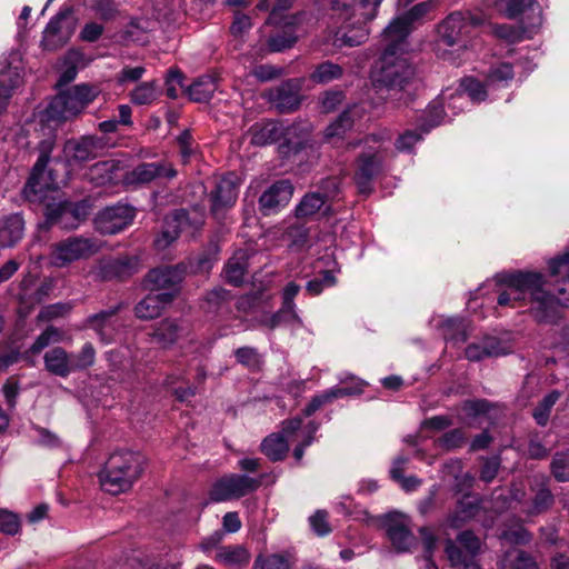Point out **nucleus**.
Returning a JSON list of instances; mask_svg holds the SVG:
<instances>
[{
    "label": "nucleus",
    "instance_id": "4468645a",
    "mask_svg": "<svg viewBox=\"0 0 569 569\" xmlns=\"http://www.w3.org/2000/svg\"><path fill=\"white\" fill-rule=\"evenodd\" d=\"M136 211L133 207L117 203L104 208L97 214L94 218V228L102 234H114L130 226Z\"/></svg>",
    "mask_w": 569,
    "mask_h": 569
},
{
    "label": "nucleus",
    "instance_id": "a19ab883",
    "mask_svg": "<svg viewBox=\"0 0 569 569\" xmlns=\"http://www.w3.org/2000/svg\"><path fill=\"white\" fill-rule=\"evenodd\" d=\"M216 89L214 79L210 76H203L188 87V94L196 102H206L212 97Z\"/></svg>",
    "mask_w": 569,
    "mask_h": 569
},
{
    "label": "nucleus",
    "instance_id": "e433bc0d",
    "mask_svg": "<svg viewBox=\"0 0 569 569\" xmlns=\"http://www.w3.org/2000/svg\"><path fill=\"white\" fill-rule=\"evenodd\" d=\"M387 535L392 543L399 552H405L410 550V548L415 543V537L408 527L402 522H392L388 526Z\"/></svg>",
    "mask_w": 569,
    "mask_h": 569
},
{
    "label": "nucleus",
    "instance_id": "393cba45",
    "mask_svg": "<svg viewBox=\"0 0 569 569\" xmlns=\"http://www.w3.org/2000/svg\"><path fill=\"white\" fill-rule=\"evenodd\" d=\"M122 164L118 160H106L93 164L88 171V178L94 186L117 183L122 174Z\"/></svg>",
    "mask_w": 569,
    "mask_h": 569
},
{
    "label": "nucleus",
    "instance_id": "f8f14e48",
    "mask_svg": "<svg viewBox=\"0 0 569 569\" xmlns=\"http://www.w3.org/2000/svg\"><path fill=\"white\" fill-rule=\"evenodd\" d=\"M302 419L296 417L282 421L281 430L264 438L260 450L272 461L282 460L289 451V442L295 440L296 433L301 429Z\"/></svg>",
    "mask_w": 569,
    "mask_h": 569
},
{
    "label": "nucleus",
    "instance_id": "f257e3e1",
    "mask_svg": "<svg viewBox=\"0 0 569 569\" xmlns=\"http://www.w3.org/2000/svg\"><path fill=\"white\" fill-rule=\"evenodd\" d=\"M548 264L551 276L561 277L557 283L558 298L546 290L541 273L518 271L501 277L505 289L498 296V305L528 307V311L538 322H556L560 317L561 306L569 307V249L551 259Z\"/></svg>",
    "mask_w": 569,
    "mask_h": 569
},
{
    "label": "nucleus",
    "instance_id": "f03ea898",
    "mask_svg": "<svg viewBox=\"0 0 569 569\" xmlns=\"http://www.w3.org/2000/svg\"><path fill=\"white\" fill-rule=\"evenodd\" d=\"M381 42L383 52L371 72V80L378 91L398 92L415 74L413 68L402 57L408 48L406 29L401 26L397 29V23L387 26Z\"/></svg>",
    "mask_w": 569,
    "mask_h": 569
},
{
    "label": "nucleus",
    "instance_id": "c756f323",
    "mask_svg": "<svg viewBox=\"0 0 569 569\" xmlns=\"http://www.w3.org/2000/svg\"><path fill=\"white\" fill-rule=\"evenodd\" d=\"M46 369L59 377H67L72 369V358L63 348L54 347L43 357Z\"/></svg>",
    "mask_w": 569,
    "mask_h": 569
},
{
    "label": "nucleus",
    "instance_id": "37998d69",
    "mask_svg": "<svg viewBox=\"0 0 569 569\" xmlns=\"http://www.w3.org/2000/svg\"><path fill=\"white\" fill-rule=\"evenodd\" d=\"M513 78L512 66L508 62H499L490 67L486 80L489 88H502L508 86Z\"/></svg>",
    "mask_w": 569,
    "mask_h": 569
},
{
    "label": "nucleus",
    "instance_id": "39448f33",
    "mask_svg": "<svg viewBox=\"0 0 569 569\" xmlns=\"http://www.w3.org/2000/svg\"><path fill=\"white\" fill-rule=\"evenodd\" d=\"M382 0H359L357 3L349 4L347 0H331L333 10L341 11L346 28L351 27L342 33L341 41L349 47L359 46L366 41L369 31L365 28L368 21L375 19L377 9Z\"/></svg>",
    "mask_w": 569,
    "mask_h": 569
},
{
    "label": "nucleus",
    "instance_id": "7ed1b4c3",
    "mask_svg": "<svg viewBox=\"0 0 569 569\" xmlns=\"http://www.w3.org/2000/svg\"><path fill=\"white\" fill-rule=\"evenodd\" d=\"M143 463V457L138 452H112L99 475L102 489L111 495L128 491L141 476Z\"/></svg>",
    "mask_w": 569,
    "mask_h": 569
},
{
    "label": "nucleus",
    "instance_id": "a878e982",
    "mask_svg": "<svg viewBox=\"0 0 569 569\" xmlns=\"http://www.w3.org/2000/svg\"><path fill=\"white\" fill-rule=\"evenodd\" d=\"M238 197V186L233 174L223 177L216 186L211 196L212 212L217 213L219 210L234 204Z\"/></svg>",
    "mask_w": 569,
    "mask_h": 569
},
{
    "label": "nucleus",
    "instance_id": "052dcab7",
    "mask_svg": "<svg viewBox=\"0 0 569 569\" xmlns=\"http://www.w3.org/2000/svg\"><path fill=\"white\" fill-rule=\"evenodd\" d=\"M507 559L511 569H537L536 560L526 551L516 550L510 552Z\"/></svg>",
    "mask_w": 569,
    "mask_h": 569
},
{
    "label": "nucleus",
    "instance_id": "338daca9",
    "mask_svg": "<svg viewBox=\"0 0 569 569\" xmlns=\"http://www.w3.org/2000/svg\"><path fill=\"white\" fill-rule=\"evenodd\" d=\"M421 139L422 134L417 130H407L396 140L395 147L400 152H410Z\"/></svg>",
    "mask_w": 569,
    "mask_h": 569
},
{
    "label": "nucleus",
    "instance_id": "8fccbe9b",
    "mask_svg": "<svg viewBox=\"0 0 569 569\" xmlns=\"http://www.w3.org/2000/svg\"><path fill=\"white\" fill-rule=\"evenodd\" d=\"M353 120L350 117V110L343 111L327 129L325 137L327 140L341 138L347 130L352 127Z\"/></svg>",
    "mask_w": 569,
    "mask_h": 569
},
{
    "label": "nucleus",
    "instance_id": "412c9836",
    "mask_svg": "<svg viewBox=\"0 0 569 569\" xmlns=\"http://www.w3.org/2000/svg\"><path fill=\"white\" fill-rule=\"evenodd\" d=\"M351 380L352 386H337L326 390L321 395L313 397L303 409V415L306 417H310L323 405L329 403L335 399L361 393L366 385L365 381L355 378H351Z\"/></svg>",
    "mask_w": 569,
    "mask_h": 569
},
{
    "label": "nucleus",
    "instance_id": "aec40b11",
    "mask_svg": "<svg viewBox=\"0 0 569 569\" xmlns=\"http://www.w3.org/2000/svg\"><path fill=\"white\" fill-rule=\"evenodd\" d=\"M293 194V186L289 180H280L270 186L259 198L260 209L270 214L287 206Z\"/></svg>",
    "mask_w": 569,
    "mask_h": 569
},
{
    "label": "nucleus",
    "instance_id": "864d4df0",
    "mask_svg": "<svg viewBox=\"0 0 569 569\" xmlns=\"http://www.w3.org/2000/svg\"><path fill=\"white\" fill-rule=\"evenodd\" d=\"M300 291V286L296 282H289L282 291V307L284 310H289L291 312V318L296 319L297 326H302V320L297 313L295 298Z\"/></svg>",
    "mask_w": 569,
    "mask_h": 569
},
{
    "label": "nucleus",
    "instance_id": "3c124183",
    "mask_svg": "<svg viewBox=\"0 0 569 569\" xmlns=\"http://www.w3.org/2000/svg\"><path fill=\"white\" fill-rule=\"evenodd\" d=\"M19 84V76L13 74L11 70L0 73V111H2L7 101L11 97L12 90Z\"/></svg>",
    "mask_w": 569,
    "mask_h": 569
},
{
    "label": "nucleus",
    "instance_id": "cd10ccee",
    "mask_svg": "<svg viewBox=\"0 0 569 569\" xmlns=\"http://www.w3.org/2000/svg\"><path fill=\"white\" fill-rule=\"evenodd\" d=\"M188 332L189 328L184 322L164 319L156 327L152 337L158 343L169 347L186 337Z\"/></svg>",
    "mask_w": 569,
    "mask_h": 569
},
{
    "label": "nucleus",
    "instance_id": "2eb2a0df",
    "mask_svg": "<svg viewBox=\"0 0 569 569\" xmlns=\"http://www.w3.org/2000/svg\"><path fill=\"white\" fill-rule=\"evenodd\" d=\"M138 270L139 259L137 257L121 256L101 259L93 273L97 279L109 281L113 279H126Z\"/></svg>",
    "mask_w": 569,
    "mask_h": 569
},
{
    "label": "nucleus",
    "instance_id": "4be33fe9",
    "mask_svg": "<svg viewBox=\"0 0 569 569\" xmlns=\"http://www.w3.org/2000/svg\"><path fill=\"white\" fill-rule=\"evenodd\" d=\"M177 176V170L170 162L159 161L141 163L132 169L128 174L129 183H148L157 178L172 179Z\"/></svg>",
    "mask_w": 569,
    "mask_h": 569
},
{
    "label": "nucleus",
    "instance_id": "a18cd8bd",
    "mask_svg": "<svg viewBox=\"0 0 569 569\" xmlns=\"http://www.w3.org/2000/svg\"><path fill=\"white\" fill-rule=\"evenodd\" d=\"M326 203L320 192L307 193L296 207L297 218H307L317 213Z\"/></svg>",
    "mask_w": 569,
    "mask_h": 569
},
{
    "label": "nucleus",
    "instance_id": "1a4fd4ad",
    "mask_svg": "<svg viewBox=\"0 0 569 569\" xmlns=\"http://www.w3.org/2000/svg\"><path fill=\"white\" fill-rule=\"evenodd\" d=\"M262 478H253L247 475L229 473L219 478L210 490L212 501L222 502L239 499L261 486Z\"/></svg>",
    "mask_w": 569,
    "mask_h": 569
},
{
    "label": "nucleus",
    "instance_id": "6ab92c4d",
    "mask_svg": "<svg viewBox=\"0 0 569 569\" xmlns=\"http://www.w3.org/2000/svg\"><path fill=\"white\" fill-rule=\"evenodd\" d=\"M73 33V24L69 11H60L48 22L43 36L42 46L48 50H54L63 46Z\"/></svg>",
    "mask_w": 569,
    "mask_h": 569
},
{
    "label": "nucleus",
    "instance_id": "bb28decb",
    "mask_svg": "<svg viewBox=\"0 0 569 569\" xmlns=\"http://www.w3.org/2000/svg\"><path fill=\"white\" fill-rule=\"evenodd\" d=\"M172 300L171 292L149 293L134 307L136 316L142 320L154 319L160 316L162 309Z\"/></svg>",
    "mask_w": 569,
    "mask_h": 569
},
{
    "label": "nucleus",
    "instance_id": "72a5a7b5",
    "mask_svg": "<svg viewBox=\"0 0 569 569\" xmlns=\"http://www.w3.org/2000/svg\"><path fill=\"white\" fill-rule=\"evenodd\" d=\"M488 8L495 9L509 19H516L535 6L533 0H485Z\"/></svg>",
    "mask_w": 569,
    "mask_h": 569
},
{
    "label": "nucleus",
    "instance_id": "58836bf2",
    "mask_svg": "<svg viewBox=\"0 0 569 569\" xmlns=\"http://www.w3.org/2000/svg\"><path fill=\"white\" fill-rule=\"evenodd\" d=\"M435 3L432 1H423L413 6L409 11H407L403 16L395 18L388 26H392L397 23V29L403 27L406 29V39L408 38L411 31V24L426 16L432 8Z\"/></svg>",
    "mask_w": 569,
    "mask_h": 569
},
{
    "label": "nucleus",
    "instance_id": "13d9d810",
    "mask_svg": "<svg viewBox=\"0 0 569 569\" xmlns=\"http://www.w3.org/2000/svg\"><path fill=\"white\" fill-rule=\"evenodd\" d=\"M21 522L17 513L7 509H0V531L8 536H14L20 531Z\"/></svg>",
    "mask_w": 569,
    "mask_h": 569
},
{
    "label": "nucleus",
    "instance_id": "a211bd4d",
    "mask_svg": "<svg viewBox=\"0 0 569 569\" xmlns=\"http://www.w3.org/2000/svg\"><path fill=\"white\" fill-rule=\"evenodd\" d=\"M482 21L470 14L465 16L461 12L449 14L439 26V34L447 46H453L460 41L462 36L468 34L475 26L481 24Z\"/></svg>",
    "mask_w": 569,
    "mask_h": 569
},
{
    "label": "nucleus",
    "instance_id": "6e6d98bb",
    "mask_svg": "<svg viewBox=\"0 0 569 569\" xmlns=\"http://www.w3.org/2000/svg\"><path fill=\"white\" fill-rule=\"evenodd\" d=\"M560 397V393L558 391H552L549 395H547L540 405L535 409L533 417L538 425L545 426L549 418L550 409L555 406V403L558 401Z\"/></svg>",
    "mask_w": 569,
    "mask_h": 569
},
{
    "label": "nucleus",
    "instance_id": "49530a36",
    "mask_svg": "<svg viewBox=\"0 0 569 569\" xmlns=\"http://www.w3.org/2000/svg\"><path fill=\"white\" fill-rule=\"evenodd\" d=\"M252 569H292V561L286 553L258 556Z\"/></svg>",
    "mask_w": 569,
    "mask_h": 569
},
{
    "label": "nucleus",
    "instance_id": "2f4dec72",
    "mask_svg": "<svg viewBox=\"0 0 569 569\" xmlns=\"http://www.w3.org/2000/svg\"><path fill=\"white\" fill-rule=\"evenodd\" d=\"M114 310L101 311L88 318L89 326L97 332L103 343L114 340L117 326L112 321Z\"/></svg>",
    "mask_w": 569,
    "mask_h": 569
},
{
    "label": "nucleus",
    "instance_id": "5fc2aeb1",
    "mask_svg": "<svg viewBox=\"0 0 569 569\" xmlns=\"http://www.w3.org/2000/svg\"><path fill=\"white\" fill-rule=\"evenodd\" d=\"M73 371L91 367L96 360V350L92 343L87 342L77 355H71Z\"/></svg>",
    "mask_w": 569,
    "mask_h": 569
},
{
    "label": "nucleus",
    "instance_id": "dca6fc26",
    "mask_svg": "<svg viewBox=\"0 0 569 569\" xmlns=\"http://www.w3.org/2000/svg\"><path fill=\"white\" fill-rule=\"evenodd\" d=\"M302 79H289L267 93L269 102L281 113L295 111L301 102Z\"/></svg>",
    "mask_w": 569,
    "mask_h": 569
},
{
    "label": "nucleus",
    "instance_id": "603ef678",
    "mask_svg": "<svg viewBox=\"0 0 569 569\" xmlns=\"http://www.w3.org/2000/svg\"><path fill=\"white\" fill-rule=\"evenodd\" d=\"M147 31L148 21L142 18H137L131 20L127 26L123 37L126 40L132 42L144 43L147 42Z\"/></svg>",
    "mask_w": 569,
    "mask_h": 569
},
{
    "label": "nucleus",
    "instance_id": "5701e85b",
    "mask_svg": "<svg viewBox=\"0 0 569 569\" xmlns=\"http://www.w3.org/2000/svg\"><path fill=\"white\" fill-rule=\"evenodd\" d=\"M488 89L490 88L487 82L482 83L472 77L465 78L460 83V90L450 96L447 107L453 112H456V109H462L466 103L465 94L473 102H481L488 97Z\"/></svg>",
    "mask_w": 569,
    "mask_h": 569
},
{
    "label": "nucleus",
    "instance_id": "473e14b6",
    "mask_svg": "<svg viewBox=\"0 0 569 569\" xmlns=\"http://www.w3.org/2000/svg\"><path fill=\"white\" fill-rule=\"evenodd\" d=\"M299 19V16H291L284 18V29L281 32L271 36L268 40L269 49L272 52L283 51L288 48H291L295 44V42L297 41V34L295 32L293 26L298 22Z\"/></svg>",
    "mask_w": 569,
    "mask_h": 569
},
{
    "label": "nucleus",
    "instance_id": "6e6552de",
    "mask_svg": "<svg viewBox=\"0 0 569 569\" xmlns=\"http://www.w3.org/2000/svg\"><path fill=\"white\" fill-rule=\"evenodd\" d=\"M54 143L56 139L53 136L40 141L38 146V160L34 163L24 187V194L27 198L34 197L41 199L47 190L54 189L57 187L56 183L49 179L48 174H46V168L50 161V154L53 151Z\"/></svg>",
    "mask_w": 569,
    "mask_h": 569
},
{
    "label": "nucleus",
    "instance_id": "0eeeda50",
    "mask_svg": "<svg viewBox=\"0 0 569 569\" xmlns=\"http://www.w3.org/2000/svg\"><path fill=\"white\" fill-rule=\"evenodd\" d=\"M204 222V209L194 206L190 209H179L168 214L160 236L154 240L159 250L170 246L180 233L194 236Z\"/></svg>",
    "mask_w": 569,
    "mask_h": 569
},
{
    "label": "nucleus",
    "instance_id": "7c9ffc66",
    "mask_svg": "<svg viewBox=\"0 0 569 569\" xmlns=\"http://www.w3.org/2000/svg\"><path fill=\"white\" fill-rule=\"evenodd\" d=\"M439 327L448 346H460L468 338V325L460 318L443 319Z\"/></svg>",
    "mask_w": 569,
    "mask_h": 569
},
{
    "label": "nucleus",
    "instance_id": "774afa93",
    "mask_svg": "<svg viewBox=\"0 0 569 569\" xmlns=\"http://www.w3.org/2000/svg\"><path fill=\"white\" fill-rule=\"evenodd\" d=\"M553 502V496L548 488H541L536 492L532 507L529 509V513H540L547 510Z\"/></svg>",
    "mask_w": 569,
    "mask_h": 569
},
{
    "label": "nucleus",
    "instance_id": "680f3d73",
    "mask_svg": "<svg viewBox=\"0 0 569 569\" xmlns=\"http://www.w3.org/2000/svg\"><path fill=\"white\" fill-rule=\"evenodd\" d=\"M251 73L257 80H259L261 82H267V81H271V80L278 79L281 76H283L284 69L282 67H277V66L267 63V64L256 66L252 69Z\"/></svg>",
    "mask_w": 569,
    "mask_h": 569
},
{
    "label": "nucleus",
    "instance_id": "ea45409f",
    "mask_svg": "<svg viewBox=\"0 0 569 569\" xmlns=\"http://www.w3.org/2000/svg\"><path fill=\"white\" fill-rule=\"evenodd\" d=\"M247 269V254L244 251H238L231 257L224 268L226 278L229 283L239 286L242 283Z\"/></svg>",
    "mask_w": 569,
    "mask_h": 569
},
{
    "label": "nucleus",
    "instance_id": "b1692460",
    "mask_svg": "<svg viewBox=\"0 0 569 569\" xmlns=\"http://www.w3.org/2000/svg\"><path fill=\"white\" fill-rule=\"evenodd\" d=\"M509 347L496 337H486L480 342L470 343L465 350V357L470 361H479L487 357L507 355Z\"/></svg>",
    "mask_w": 569,
    "mask_h": 569
},
{
    "label": "nucleus",
    "instance_id": "bf43d9fd",
    "mask_svg": "<svg viewBox=\"0 0 569 569\" xmlns=\"http://www.w3.org/2000/svg\"><path fill=\"white\" fill-rule=\"evenodd\" d=\"M551 470L558 481H569V450L555 456Z\"/></svg>",
    "mask_w": 569,
    "mask_h": 569
},
{
    "label": "nucleus",
    "instance_id": "79ce46f5",
    "mask_svg": "<svg viewBox=\"0 0 569 569\" xmlns=\"http://www.w3.org/2000/svg\"><path fill=\"white\" fill-rule=\"evenodd\" d=\"M477 501L466 496L461 500H459L455 512L449 517V525L453 528L460 527L463 522L471 519L478 511Z\"/></svg>",
    "mask_w": 569,
    "mask_h": 569
},
{
    "label": "nucleus",
    "instance_id": "de8ad7c7",
    "mask_svg": "<svg viewBox=\"0 0 569 569\" xmlns=\"http://www.w3.org/2000/svg\"><path fill=\"white\" fill-rule=\"evenodd\" d=\"M343 71L339 64L326 61L317 66L311 74V80L317 83H328L341 78Z\"/></svg>",
    "mask_w": 569,
    "mask_h": 569
},
{
    "label": "nucleus",
    "instance_id": "c85d7f7f",
    "mask_svg": "<svg viewBox=\"0 0 569 569\" xmlns=\"http://www.w3.org/2000/svg\"><path fill=\"white\" fill-rule=\"evenodd\" d=\"M250 558L248 549L240 545L219 547L214 556L217 562L232 569L246 567Z\"/></svg>",
    "mask_w": 569,
    "mask_h": 569
},
{
    "label": "nucleus",
    "instance_id": "423d86ee",
    "mask_svg": "<svg viewBox=\"0 0 569 569\" xmlns=\"http://www.w3.org/2000/svg\"><path fill=\"white\" fill-rule=\"evenodd\" d=\"M101 93L98 86L89 83L76 84L60 91L47 108L51 120L62 121L81 113Z\"/></svg>",
    "mask_w": 569,
    "mask_h": 569
},
{
    "label": "nucleus",
    "instance_id": "e2e57ef3",
    "mask_svg": "<svg viewBox=\"0 0 569 569\" xmlns=\"http://www.w3.org/2000/svg\"><path fill=\"white\" fill-rule=\"evenodd\" d=\"M283 323L297 325V321L291 318V312L289 310H284V307L282 306L277 312L267 315L261 319V325L269 329H274Z\"/></svg>",
    "mask_w": 569,
    "mask_h": 569
},
{
    "label": "nucleus",
    "instance_id": "c9c22d12",
    "mask_svg": "<svg viewBox=\"0 0 569 569\" xmlns=\"http://www.w3.org/2000/svg\"><path fill=\"white\" fill-rule=\"evenodd\" d=\"M161 94L157 81H144L137 84L129 93L130 101L134 106H148L153 103Z\"/></svg>",
    "mask_w": 569,
    "mask_h": 569
},
{
    "label": "nucleus",
    "instance_id": "4d7b16f0",
    "mask_svg": "<svg viewBox=\"0 0 569 569\" xmlns=\"http://www.w3.org/2000/svg\"><path fill=\"white\" fill-rule=\"evenodd\" d=\"M462 412L465 417L470 419L490 418V403L487 400H468L462 405Z\"/></svg>",
    "mask_w": 569,
    "mask_h": 569
},
{
    "label": "nucleus",
    "instance_id": "ddd939ff",
    "mask_svg": "<svg viewBox=\"0 0 569 569\" xmlns=\"http://www.w3.org/2000/svg\"><path fill=\"white\" fill-rule=\"evenodd\" d=\"M91 210L88 201H79L77 203L60 202L50 204L46 210V222L48 224H60L66 229L78 227L81 220H84Z\"/></svg>",
    "mask_w": 569,
    "mask_h": 569
},
{
    "label": "nucleus",
    "instance_id": "c03bdc74",
    "mask_svg": "<svg viewBox=\"0 0 569 569\" xmlns=\"http://www.w3.org/2000/svg\"><path fill=\"white\" fill-rule=\"evenodd\" d=\"M446 555L452 567H461L462 569H480L469 556L466 555L465 549L452 540H447Z\"/></svg>",
    "mask_w": 569,
    "mask_h": 569
},
{
    "label": "nucleus",
    "instance_id": "69168bd1",
    "mask_svg": "<svg viewBox=\"0 0 569 569\" xmlns=\"http://www.w3.org/2000/svg\"><path fill=\"white\" fill-rule=\"evenodd\" d=\"M32 432L33 440L40 446L47 448H56L60 446V439L58 436L46 428L34 426L32 427Z\"/></svg>",
    "mask_w": 569,
    "mask_h": 569
},
{
    "label": "nucleus",
    "instance_id": "09e8293b",
    "mask_svg": "<svg viewBox=\"0 0 569 569\" xmlns=\"http://www.w3.org/2000/svg\"><path fill=\"white\" fill-rule=\"evenodd\" d=\"M60 341H62L61 330L50 326L38 336L36 341L30 347L29 352H31L32 355H38L44 348L49 347L52 343H58Z\"/></svg>",
    "mask_w": 569,
    "mask_h": 569
},
{
    "label": "nucleus",
    "instance_id": "f3484780",
    "mask_svg": "<svg viewBox=\"0 0 569 569\" xmlns=\"http://www.w3.org/2000/svg\"><path fill=\"white\" fill-rule=\"evenodd\" d=\"M184 274L186 267L183 264L154 268L148 272L143 283L151 291L168 290L167 292L173 295Z\"/></svg>",
    "mask_w": 569,
    "mask_h": 569
},
{
    "label": "nucleus",
    "instance_id": "9d476101",
    "mask_svg": "<svg viewBox=\"0 0 569 569\" xmlns=\"http://www.w3.org/2000/svg\"><path fill=\"white\" fill-rule=\"evenodd\" d=\"M99 249L100 244L93 238L70 237L53 246L51 263L56 267H64L76 260L93 256Z\"/></svg>",
    "mask_w": 569,
    "mask_h": 569
},
{
    "label": "nucleus",
    "instance_id": "0e129e2a",
    "mask_svg": "<svg viewBox=\"0 0 569 569\" xmlns=\"http://www.w3.org/2000/svg\"><path fill=\"white\" fill-rule=\"evenodd\" d=\"M237 361L248 368H258L261 359L257 349L252 347H241L234 351Z\"/></svg>",
    "mask_w": 569,
    "mask_h": 569
},
{
    "label": "nucleus",
    "instance_id": "20e7f679",
    "mask_svg": "<svg viewBox=\"0 0 569 569\" xmlns=\"http://www.w3.org/2000/svg\"><path fill=\"white\" fill-rule=\"evenodd\" d=\"M391 140L388 129L368 136L365 140V149L358 157L353 180L359 193L369 196L373 190L375 178L383 170L386 158L385 142Z\"/></svg>",
    "mask_w": 569,
    "mask_h": 569
},
{
    "label": "nucleus",
    "instance_id": "f704fd0d",
    "mask_svg": "<svg viewBox=\"0 0 569 569\" xmlns=\"http://www.w3.org/2000/svg\"><path fill=\"white\" fill-rule=\"evenodd\" d=\"M24 221L18 213L11 214L3 221L0 228V244L2 247H11L17 243L23 236Z\"/></svg>",
    "mask_w": 569,
    "mask_h": 569
},
{
    "label": "nucleus",
    "instance_id": "9b49d317",
    "mask_svg": "<svg viewBox=\"0 0 569 569\" xmlns=\"http://www.w3.org/2000/svg\"><path fill=\"white\" fill-rule=\"evenodd\" d=\"M104 148V139L97 136L69 139L63 146V158L69 168L80 167L99 157Z\"/></svg>",
    "mask_w": 569,
    "mask_h": 569
},
{
    "label": "nucleus",
    "instance_id": "4c0bfd02",
    "mask_svg": "<svg viewBox=\"0 0 569 569\" xmlns=\"http://www.w3.org/2000/svg\"><path fill=\"white\" fill-rule=\"evenodd\" d=\"M442 473L443 477L451 478L455 481V487L458 491L469 488L473 480L469 472H463L460 459H449L446 461L442 467Z\"/></svg>",
    "mask_w": 569,
    "mask_h": 569
}]
</instances>
